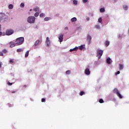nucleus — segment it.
<instances>
[{
	"instance_id": "nucleus-11",
	"label": "nucleus",
	"mask_w": 129,
	"mask_h": 129,
	"mask_svg": "<svg viewBox=\"0 0 129 129\" xmlns=\"http://www.w3.org/2000/svg\"><path fill=\"white\" fill-rule=\"evenodd\" d=\"M87 41L89 42V44H90V42H91V36L89 35H88L87 37Z\"/></svg>"
},
{
	"instance_id": "nucleus-41",
	"label": "nucleus",
	"mask_w": 129,
	"mask_h": 129,
	"mask_svg": "<svg viewBox=\"0 0 129 129\" xmlns=\"http://www.w3.org/2000/svg\"><path fill=\"white\" fill-rule=\"evenodd\" d=\"M119 73H120V72L117 71V73H116V75L119 74Z\"/></svg>"
},
{
	"instance_id": "nucleus-9",
	"label": "nucleus",
	"mask_w": 129,
	"mask_h": 129,
	"mask_svg": "<svg viewBox=\"0 0 129 129\" xmlns=\"http://www.w3.org/2000/svg\"><path fill=\"white\" fill-rule=\"evenodd\" d=\"M85 74H86V75H90V70H89V68L86 69L85 71Z\"/></svg>"
},
{
	"instance_id": "nucleus-14",
	"label": "nucleus",
	"mask_w": 129,
	"mask_h": 129,
	"mask_svg": "<svg viewBox=\"0 0 129 129\" xmlns=\"http://www.w3.org/2000/svg\"><path fill=\"white\" fill-rule=\"evenodd\" d=\"M23 51H24V49H23V48H19L17 49V52H18V53L23 52Z\"/></svg>"
},
{
	"instance_id": "nucleus-20",
	"label": "nucleus",
	"mask_w": 129,
	"mask_h": 129,
	"mask_svg": "<svg viewBox=\"0 0 129 129\" xmlns=\"http://www.w3.org/2000/svg\"><path fill=\"white\" fill-rule=\"evenodd\" d=\"M119 70H122V69H123V65L119 64Z\"/></svg>"
},
{
	"instance_id": "nucleus-5",
	"label": "nucleus",
	"mask_w": 129,
	"mask_h": 129,
	"mask_svg": "<svg viewBox=\"0 0 129 129\" xmlns=\"http://www.w3.org/2000/svg\"><path fill=\"white\" fill-rule=\"evenodd\" d=\"M113 93H115L120 98H122V96H121V94L119 93V92L118 91V90H117V89H114L113 90Z\"/></svg>"
},
{
	"instance_id": "nucleus-39",
	"label": "nucleus",
	"mask_w": 129,
	"mask_h": 129,
	"mask_svg": "<svg viewBox=\"0 0 129 129\" xmlns=\"http://www.w3.org/2000/svg\"><path fill=\"white\" fill-rule=\"evenodd\" d=\"M0 56H4V53L2 51H0Z\"/></svg>"
},
{
	"instance_id": "nucleus-8",
	"label": "nucleus",
	"mask_w": 129,
	"mask_h": 129,
	"mask_svg": "<svg viewBox=\"0 0 129 129\" xmlns=\"http://www.w3.org/2000/svg\"><path fill=\"white\" fill-rule=\"evenodd\" d=\"M9 45H10L11 48H13V47L17 46V44H16V41H15V43L13 41L10 42L9 43Z\"/></svg>"
},
{
	"instance_id": "nucleus-19",
	"label": "nucleus",
	"mask_w": 129,
	"mask_h": 129,
	"mask_svg": "<svg viewBox=\"0 0 129 129\" xmlns=\"http://www.w3.org/2000/svg\"><path fill=\"white\" fill-rule=\"evenodd\" d=\"M8 8L9 9H10V10H12V9L14 8V6L13 5V4H10L9 5Z\"/></svg>"
},
{
	"instance_id": "nucleus-2",
	"label": "nucleus",
	"mask_w": 129,
	"mask_h": 129,
	"mask_svg": "<svg viewBox=\"0 0 129 129\" xmlns=\"http://www.w3.org/2000/svg\"><path fill=\"white\" fill-rule=\"evenodd\" d=\"M24 41H25L24 37L18 38L15 41L16 46H20V45H22L23 43H24Z\"/></svg>"
},
{
	"instance_id": "nucleus-46",
	"label": "nucleus",
	"mask_w": 129,
	"mask_h": 129,
	"mask_svg": "<svg viewBox=\"0 0 129 129\" xmlns=\"http://www.w3.org/2000/svg\"><path fill=\"white\" fill-rule=\"evenodd\" d=\"M65 30H68V27H66Z\"/></svg>"
},
{
	"instance_id": "nucleus-43",
	"label": "nucleus",
	"mask_w": 129,
	"mask_h": 129,
	"mask_svg": "<svg viewBox=\"0 0 129 129\" xmlns=\"http://www.w3.org/2000/svg\"><path fill=\"white\" fill-rule=\"evenodd\" d=\"M0 68H2V62H0Z\"/></svg>"
},
{
	"instance_id": "nucleus-29",
	"label": "nucleus",
	"mask_w": 129,
	"mask_h": 129,
	"mask_svg": "<svg viewBox=\"0 0 129 129\" xmlns=\"http://www.w3.org/2000/svg\"><path fill=\"white\" fill-rule=\"evenodd\" d=\"M123 9L125 11H127V6H123Z\"/></svg>"
},
{
	"instance_id": "nucleus-3",
	"label": "nucleus",
	"mask_w": 129,
	"mask_h": 129,
	"mask_svg": "<svg viewBox=\"0 0 129 129\" xmlns=\"http://www.w3.org/2000/svg\"><path fill=\"white\" fill-rule=\"evenodd\" d=\"M35 20H36V18H35V17L29 16L27 19V22L30 24H33V23H35Z\"/></svg>"
},
{
	"instance_id": "nucleus-27",
	"label": "nucleus",
	"mask_w": 129,
	"mask_h": 129,
	"mask_svg": "<svg viewBox=\"0 0 129 129\" xmlns=\"http://www.w3.org/2000/svg\"><path fill=\"white\" fill-rule=\"evenodd\" d=\"M3 53H4V54H6V53H8V50H7V49H4L3 50Z\"/></svg>"
},
{
	"instance_id": "nucleus-7",
	"label": "nucleus",
	"mask_w": 129,
	"mask_h": 129,
	"mask_svg": "<svg viewBox=\"0 0 129 129\" xmlns=\"http://www.w3.org/2000/svg\"><path fill=\"white\" fill-rule=\"evenodd\" d=\"M46 44L47 46V47L50 46V44H51V42L50 41V40L49 39V37H46Z\"/></svg>"
},
{
	"instance_id": "nucleus-15",
	"label": "nucleus",
	"mask_w": 129,
	"mask_h": 129,
	"mask_svg": "<svg viewBox=\"0 0 129 129\" xmlns=\"http://www.w3.org/2000/svg\"><path fill=\"white\" fill-rule=\"evenodd\" d=\"M40 43V40H37L35 41V46H38V45H39V43Z\"/></svg>"
},
{
	"instance_id": "nucleus-32",
	"label": "nucleus",
	"mask_w": 129,
	"mask_h": 129,
	"mask_svg": "<svg viewBox=\"0 0 129 129\" xmlns=\"http://www.w3.org/2000/svg\"><path fill=\"white\" fill-rule=\"evenodd\" d=\"M21 8H24L25 7V4L24 3H21L20 5Z\"/></svg>"
},
{
	"instance_id": "nucleus-23",
	"label": "nucleus",
	"mask_w": 129,
	"mask_h": 129,
	"mask_svg": "<svg viewBox=\"0 0 129 129\" xmlns=\"http://www.w3.org/2000/svg\"><path fill=\"white\" fill-rule=\"evenodd\" d=\"M49 20H51V18L50 17H45L44 18V21H49Z\"/></svg>"
},
{
	"instance_id": "nucleus-4",
	"label": "nucleus",
	"mask_w": 129,
	"mask_h": 129,
	"mask_svg": "<svg viewBox=\"0 0 129 129\" xmlns=\"http://www.w3.org/2000/svg\"><path fill=\"white\" fill-rule=\"evenodd\" d=\"M103 54V50L101 49H97V56H99L98 59L101 58V56H102Z\"/></svg>"
},
{
	"instance_id": "nucleus-24",
	"label": "nucleus",
	"mask_w": 129,
	"mask_h": 129,
	"mask_svg": "<svg viewBox=\"0 0 129 129\" xmlns=\"http://www.w3.org/2000/svg\"><path fill=\"white\" fill-rule=\"evenodd\" d=\"M71 73V71L70 70L67 71L66 72V74H67L68 75H69Z\"/></svg>"
},
{
	"instance_id": "nucleus-48",
	"label": "nucleus",
	"mask_w": 129,
	"mask_h": 129,
	"mask_svg": "<svg viewBox=\"0 0 129 129\" xmlns=\"http://www.w3.org/2000/svg\"><path fill=\"white\" fill-rule=\"evenodd\" d=\"M25 87H26V86H24Z\"/></svg>"
},
{
	"instance_id": "nucleus-16",
	"label": "nucleus",
	"mask_w": 129,
	"mask_h": 129,
	"mask_svg": "<svg viewBox=\"0 0 129 129\" xmlns=\"http://www.w3.org/2000/svg\"><path fill=\"white\" fill-rule=\"evenodd\" d=\"M29 50H27L25 54V58H27V57H28V56H29Z\"/></svg>"
},
{
	"instance_id": "nucleus-47",
	"label": "nucleus",
	"mask_w": 129,
	"mask_h": 129,
	"mask_svg": "<svg viewBox=\"0 0 129 129\" xmlns=\"http://www.w3.org/2000/svg\"><path fill=\"white\" fill-rule=\"evenodd\" d=\"M30 12H32V9H30Z\"/></svg>"
},
{
	"instance_id": "nucleus-42",
	"label": "nucleus",
	"mask_w": 129,
	"mask_h": 129,
	"mask_svg": "<svg viewBox=\"0 0 129 129\" xmlns=\"http://www.w3.org/2000/svg\"><path fill=\"white\" fill-rule=\"evenodd\" d=\"M86 20H87V21H89V20H90L89 17H87Z\"/></svg>"
},
{
	"instance_id": "nucleus-33",
	"label": "nucleus",
	"mask_w": 129,
	"mask_h": 129,
	"mask_svg": "<svg viewBox=\"0 0 129 129\" xmlns=\"http://www.w3.org/2000/svg\"><path fill=\"white\" fill-rule=\"evenodd\" d=\"M45 16V14L44 13H41L40 14V18H42V17H44Z\"/></svg>"
},
{
	"instance_id": "nucleus-34",
	"label": "nucleus",
	"mask_w": 129,
	"mask_h": 129,
	"mask_svg": "<svg viewBox=\"0 0 129 129\" xmlns=\"http://www.w3.org/2000/svg\"><path fill=\"white\" fill-rule=\"evenodd\" d=\"M35 17H38L39 16V13L36 12L35 14H34Z\"/></svg>"
},
{
	"instance_id": "nucleus-40",
	"label": "nucleus",
	"mask_w": 129,
	"mask_h": 129,
	"mask_svg": "<svg viewBox=\"0 0 129 129\" xmlns=\"http://www.w3.org/2000/svg\"><path fill=\"white\" fill-rule=\"evenodd\" d=\"M88 0H83V3H87Z\"/></svg>"
},
{
	"instance_id": "nucleus-21",
	"label": "nucleus",
	"mask_w": 129,
	"mask_h": 129,
	"mask_svg": "<svg viewBox=\"0 0 129 129\" xmlns=\"http://www.w3.org/2000/svg\"><path fill=\"white\" fill-rule=\"evenodd\" d=\"M39 9L38 7H36L33 9V11H34V12H39Z\"/></svg>"
},
{
	"instance_id": "nucleus-13",
	"label": "nucleus",
	"mask_w": 129,
	"mask_h": 129,
	"mask_svg": "<svg viewBox=\"0 0 129 129\" xmlns=\"http://www.w3.org/2000/svg\"><path fill=\"white\" fill-rule=\"evenodd\" d=\"M77 21V18H76V17H74L71 19V22H72L73 23H74V22H76Z\"/></svg>"
},
{
	"instance_id": "nucleus-30",
	"label": "nucleus",
	"mask_w": 129,
	"mask_h": 129,
	"mask_svg": "<svg viewBox=\"0 0 129 129\" xmlns=\"http://www.w3.org/2000/svg\"><path fill=\"white\" fill-rule=\"evenodd\" d=\"M95 28L96 29H100V26L97 25L95 26Z\"/></svg>"
},
{
	"instance_id": "nucleus-44",
	"label": "nucleus",
	"mask_w": 129,
	"mask_h": 129,
	"mask_svg": "<svg viewBox=\"0 0 129 129\" xmlns=\"http://www.w3.org/2000/svg\"><path fill=\"white\" fill-rule=\"evenodd\" d=\"M12 93H16V91H12Z\"/></svg>"
},
{
	"instance_id": "nucleus-6",
	"label": "nucleus",
	"mask_w": 129,
	"mask_h": 129,
	"mask_svg": "<svg viewBox=\"0 0 129 129\" xmlns=\"http://www.w3.org/2000/svg\"><path fill=\"white\" fill-rule=\"evenodd\" d=\"M12 34H14V30H13V29H8L6 31V35L7 36H10V35H12Z\"/></svg>"
},
{
	"instance_id": "nucleus-31",
	"label": "nucleus",
	"mask_w": 129,
	"mask_h": 129,
	"mask_svg": "<svg viewBox=\"0 0 129 129\" xmlns=\"http://www.w3.org/2000/svg\"><path fill=\"white\" fill-rule=\"evenodd\" d=\"M77 1H76V0H74L73 1V4H74V5H77Z\"/></svg>"
},
{
	"instance_id": "nucleus-12",
	"label": "nucleus",
	"mask_w": 129,
	"mask_h": 129,
	"mask_svg": "<svg viewBox=\"0 0 129 129\" xmlns=\"http://www.w3.org/2000/svg\"><path fill=\"white\" fill-rule=\"evenodd\" d=\"M77 50H78V47H75L74 48L71 49L70 51V52H73V51H77Z\"/></svg>"
},
{
	"instance_id": "nucleus-26",
	"label": "nucleus",
	"mask_w": 129,
	"mask_h": 129,
	"mask_svg": "<svg viewBox=\"0 0 129 129\" xmlns=\"http://www.w3.org/2000/svg\"><path fill=\"white\" fill-rule=\"evenodd\" d=\"M84 94H85V93L84 91H81L80 92V95H81V96H82V95H84Z\"/></svg>"
},
{
	"instance_id": "nucleus-18",
	"label": "nucleus",
	"mask_w": 129,
	"mask_h": 129,
	"mask_svg": "<svg viewBox=\"0 0 129 129\" xmlns=\"http://www.w3.org/2000/svg\"><path fill=\"white\" fill-rule=\"evenodd\" d=\"M105 46H106V47H107L108 46H109V41H106L105 42Z\"/></svg>"
},
{
	"instance_id": "nucleus-1",
	"label": "nucleus",
	"mask_w": 129,
	"mask_h": 129,
	"mask_svg": "<svg viewBox=\"0 0 129 129\" xmlns=\"http://www.w3.org/2000/svg\"><path fill=\"white\" fill-rule=\"evenodd\" d=\"M9 19L8 16L4 13H0V23L1 22H6Z\"/></svg>"
},
{
	"instance_id": "nucleus-25",
	"label": "nucleus",
	"mask_w": 129,
	"mask_h": 129,
	"mask_svg": "<svg viewBox=\"0 0 129 129\" xmlns=\"http://www.w3.org/2000/svg\"><path fill=\"white\" fill-rule=\"evenodd\" d=\"M98 22V23H101L102 22V18H99Z\"/></svg>"
},
{
	"instance_id": "nucleus-37",
	"label": "nucleus",
	"mask_w": 129,
	"mask_h": 129,
	"mask_svg": "<svg viewBox=\"0 0 129 129\" xmlns=\"http://www.w3.org/2000/svg\"><path fill=\"white\" fill-rule=\"evenodd\" d=\"M45 101H46V99L45 98H42L41 99V102H45Z\"/></svg>"
},
{
	"instance_id": "nucleus-22",
	"label": "nucleus",
	"mask_w": 129,
	"mask_h": 129,
	"mask_svg": "<svg viewBox=\"0 0 129 129\" xmlns=\"http://www.w3.org/2000/svg\"><path fill=\"white\" fill-rule=\"evenodd\" d=\"M100 12L101 13H104V12H105V10L104 9V8H101L100 9Z\"/></svg>"
},
{
	"instance_id": "nucleus-36",
	"label": "nucleus",
	"mask_w": 129,
	"mask_h": 129,
	"mask_svg": "<svg viewBox=\"0 0 129 129\" xmlns=\"http://www.w3.org/2000/svg\"><path fill=\"white\" fill-rule=\"evenodd\" d=\"M84 48V47L83 46H81L79 47V49H80V50H83Z\"/></svg>"
},
{
	"instance_id": "nucleus-45",
	"label": "nucleus",
	"mask_w": 129,
	"mask_h": 129,
	"mask_svg": "<svg viewBox=\"0 0 129 129\" xmlns=\"http://www.w3.org/2000/svg\"><path fill=\"white\" fill-rule=\"evenodd\" d=\"M3 35V33L2 32H0V36H2Z\"/></svg>"
},
{
	"instance_id": "nucleus-10",
	"label": "nucleus",
	"mask_w": 129,
	"mask_h": 129,
	"mask_svg": "<svg viewBox=\"0 0 129 129\" xmlns=\"http://www.w3.org/2000/svg\"><path fill=\"white\" fill-rule=\"evenodd\" d=\"M63 34H60L58 36V39L60 43L61 42H63Z\"/></svg>"
},
{
	"instance_id": "nucleus-35",
	"label": "nucleus",
	"mask_w": 129,
	"mask_h": 129,
	"mask_svg": "<svg viewBox=\"0 0 129 129\" xmlns=\"http://www.w3.org/2000/svg\"><path fill=\"white\" fill-rule=\"evenodd\" d=\"M10 64H13V63H15V62H14L13 59H10Z\"/></svg>"
},
{
	"instance_id": "nucleus-17",
	"label": "nucleus",
	"mask_w": 129,
	"mask_h": 129,
	"mask_svg": "<svg viewBox=\"0 0 129 129\" xmlns=\"http://www.w3.org/2000/svg\"><path fill=\"white\" fill-rule=\"evenodd\" d=\"M110 61H111V59H110V58H108L107 59V64H110V63H111Z\"/></svg>"
},
{
	"instance_id": "nucleus-28",
	"label": "nucleus",
	"mask_w": 129,
	"mask_h": 129,
	"mask_svg": "<svg viewBox=\"0 0 129 129\" xmlns=\"http://www.w3.org/2000/svg\"><path fill=\"white\" fill-rule=\"evenodd\" d=\"M99 102L100 103H103L104 101H103V99H100L99 101Z\"/></svg>"
},
{
	"instance_id": "nucleus-38",
	"label": "nucleus",
	"mask_w": 129,
	"mask_h": 129,
	"mask_svg": "<svg viewBox=\"0 0 129 129\" xmlns=\"http://www.w3.org/2000/svg\"><path fill=\"white\" fill-rule=\"evenodd\" d=\"M8 85L12 86V85H13V83H10V82H8Z\"/></svg>"
}]
</instances>
